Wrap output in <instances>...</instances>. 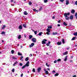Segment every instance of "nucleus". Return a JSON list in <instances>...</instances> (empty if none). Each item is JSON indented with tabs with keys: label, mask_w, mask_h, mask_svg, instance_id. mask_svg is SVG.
<instances>
[{
	"label": "nucleus",
	"mask_w": 77,
	"mask_h": 77,
	"mask_svg": "<svg viewBox=\"0 0 77 77\" xmlns=\"http://www.w3.org/2000/svg\"><path fill=\"white\" fill-rule=\"evenodd\" d=\"M11 2H14V0H11Z\"/></svg>",
	"instance_id": "obj_55"
},
{
	"label": "nucleus",
	"mask_w": 77,
	"mask_h": 77,
	"mask_svg": "<svg viewBox=\"0 0 77 77\" xmlns=\"http://www.w3.org/2000/svg\"><path fill=\"white\" fill-rule=\"evenodd\" d=\"M47 69L48 70V71H50V68H48Z\"/></svg>",
	"instance_id": "obj_51"
},
{
	"label": "nucleus",
	"mask_w": 77,
	"mask_h": 77,
	"mask_svg": "<svg viewBox=\"0 0 77 77\" xmlns=\"http://www.w3.org/2000/svg\"><path fill=\"white\" fill-rule=\"evenodd\" d=\"M12 54H14V51L12 50L11 51Z\"/></svg>",
	"instance_id": "obj_37"
},
{
	"label": "nucleus",
	"mask_w": 77,
	"mask_h": 77,
	"mask_svg": "<svg viewBox=\"0 0 77 77\" xmlns=\"http://www.w3.org/2000/svg\"><path fill=\"white\" fill-rule=\"evenodd\" d=\"M32 72H35V68H33L32 70Z\"/></svg>",
	"instance_id": "obj_32"
},
{
	"label": "nucleus",
	"mask_w": 77,
	"mask_h": 77,
	"mask_svg": "<svg viewBox=\"0 0 77 77\" xmlns=\"http://www.w3.org/2000/svg\"><path fill=\"white\" fill-rule=\"evenodd\" d=\"M29 66V61H28L27 62L26 64V66Z\"/></svg>",
	"instance_id": "obj_6"
},
{
	"label": "nucleus",
	"mask_w": 77,
	"mask_h": 77,
	"mask_svg": "<svg viewBox=\"0 0 77 77\" xmlns=\"http://www.w3.org/2000/svg\"><path fill=\"white\" fill-rule=\"evenodd\" d=\"M3 27L2 28V29H5V27H6V26H5V25H3Z\"/></svg>",
	"instance_id": "obj_36"
},
{
	"label": "nucleus",
	"mask_w": 77,
	"mask_h": 77,
	"mask_svg": "<svg viewBox=\"0 0 77 77\" xmlns=\"http://www.w3.org/2000/svg\"><path fill=\"white\" fill-rule=\"evenodd\" d=\"M75 38H76V37H73L72 39V41H73L74 40H75Z\"/></svg>",
	"instance_id": "obj_18"
},
{
	"label": "nucleus",
	"mask_w": 77,
	"mask_h": 77,
	"mask_svg": "<svg viewBox=\"0 0 77 77\" xmlns=\"http://www.w3.org/2000/svg\"><path fill=\"white\" fill-rule=\"evenodd\" d=\"M60 1L61 2H64V0H60Z\"/></svg>",
	"instance_id": "obj_48"
},
{
	"label": "nucleus",
	"mask_w": 77,
	"mask_h": 77,
	"mask_svg": "<svg viewBox=\"0 0 77 77\" xmlns=\"http://www.w3.org/2000/svg\"><path fill=\"white\" fill-rule=\"evenodd\" d=\"M41 67H39L37 69V72H41Z\"/></svg>",
	"instance_id": "obj_5"
},
{
	"label": "nucleus",
	"mask_w": 77,
	"mask_h": 77,
	"mask_svg": "<svg viewBox=\"0 0 77 77\" xmlns=\"http://www.w3.org/2000/svg\"><path fill=\"white\" fill-rule=\"evenodd\" d=\"M55 71L54 70H53L52 72H53V73H54V72H55Z\"/></svg>",
	"instance_id": "obj_56"
},
{
	"label": "nucleus",
	"mask_w": 77,
	"mask_h": 77,
	"mask_svg": "<svg viewBox=\"0 0 77 77\" xmlns=\"http://www.w3.org/2000/svg\"><path fill=\"white\" fill-rule=\"evenodd\" d=\"M42 33H43L42 32H39L38 34V35H39V36H41V35L42 34Z\"/></svg>",
	"instance_id": "obj_21"
},
{
	"label": "nucleus",
	"mask_w": 77,
	"mask_h": 77,
	"mask_svg": "<svg viewBox=\"0 0 77 77\" xmlns=\"http://www.w3.org/2000/svg\"><path fill=\"white\" fill-rule=\"evenodd\" d=\"M57 26L58 27H60V24H58Z\"/></svg>",
	"instance_id": "obj_52"
},
{
	"label": "nucleus",
	"mask_w": 77,
	"mask_h": 77,
	"mask_svg": "<svg viewBox=\"0 0 77 77\" xmlns=\"http://www.w3.org/2000/svg\"><path fill=\"white\" fill-rule=\"evenodd\" d=\"M71 13L72 14H74L75 13V10L74 9H72L71 11Z\"/></svg>",
	"instance_id": "obj_11"
},
{
	"label": "nucleus",
	"mask_w": 77,
	"mask_h": 77,
	"mask_svg": "<svg viewBox=\"0 0 77 77\" xmlns=\"http://www.w3.org/2000/svg\"><path fill=\"white\" fill-rule=\"evenodd\" d=\"M64 61H66L67 60V56H66L64 59Z\"/></svg>",
	"instance_id": "obj_20"
},
{
	"label": "nucleus",
	"mask_w": 77,
	"mask_h": 77,
	"mask_svg": "<svg viewBox=\"0 0 77 77\" xmlns=\"http://www.w3.org/2000/svg\"><path fill=\"white\" fill-rule=\"evenodd\" d=\"M18 63V62L16 61L15 62V63H14L13 65V66H15V65H16V64H17V63Z\"/></svg>",
	"instance_id": "obj_13"
},
{
	"label": "nucleus",
	"mask_w": 77,
	"mask_h": 77,
	"mask_svg": "<svg viewBox=\"0 0 77 77\" xmlns=\"http://www.w3.org/2000/svg\"><path fill=\"white\" fill-rule=\"evenodd\" d=\"M12 72H14L15 71V69H13L12 70Z\"/></svg>",
	"instance_id": "obj_43"
},
{
	"label": "nucleus",
	"mask_w": 77,
	"mask_h": 77,
	"mask_svg": "<svg viewBox=\"0 0 77 77\" xmlns=\"http://www.w3.org/2000/svg\"><path fill=\"white\" fill-rule=\"evenodd\" d=\"M29 5H32V3L30 2H29Z\"/></svg>",
	"instance_id": "obj_46"
},
{
	"label": "nucleus",
	"mask_w": 77,
	"mask_h": 77,
	"mask_svg": "<svg viewBox=\"0 0 77 77\" xmlns=\"http://www.w3.org/2000/svg\"><path fill=\"white\" fill-rule=\"evenodd\" d=\"M31 57H32V54H30L29 55Z\"/></svg>",
	"instance_id": "obj_60"
},
{
	"label": "nucleus",
	"mask_w": 77,
	"mask_h": 77,
	"mask_svg": "<svg viewBox=\"0 0 77 77\" xmlns=\"http://www.w3.org/2000/svg\"><path fill=\"white\" fill-rule=\"evenodd\" d=\"M60 22H61V21H60V20H59V21L58 22V23H60Z\"/></svg>",
	"instance_id": "obj_54"
},
{
	"label": "nucleus",
	"mask_w": 77,
	"mask_h": 77,
	"mask_svg": "<svg viewBox=\"0 0 77 77\" xmlns=\"http://www.w3.org/2000/svg\"><path fill=\"white\" fill-rule=\"evenodd\" d=\"M35 12H38V11L37 10H36L35 11Z\"/></svg>",
	"instance_id": "obj_61"
},
{
	"label": "nucleus",
	"mask_w": 77,
	"mask_h": 77,
	"mask_svg": "<svg viewBox=\"0 0 77 77\" xmlns=\"http://www.w3.org/2000/svg\"><path fill=\"white\" fill-rule=\"evenodd\" d=\"M46 65L47 66H48V67H49V65H48V63H46Z\"/></svg>",
	"instance_id": "obj_40"
},
{
	"label": "nucleus",
	"mask_w": 77,
	"mask_h": 77,
	"mask_svg": "<svg viewBox=\"0 0 77 77\" xmlns=\"http://www.w3.org/2000/svg\"><path fill=\"white\" fill-rule=\"evenodd\" d=\"M72 77H76V76H75V75H74Z\"/></svg>",
	"instance_id": "obj_64"
},
{
	"label": "nucleus",
	"mask_w": 77,
	"mask_h": 77,
	"mask_svg": "<svg viewBox=\"0 0 77 77\" xmlns=\"http://www.w3.org/2000/svg\"><path fill=\"white\" fill-rule=\"evenodd\" d=\"M55 18V16H53L52 17V19H54Z\"/></svg>",
	"instance_id": "obj_53"
},
{
	"label": "nucleus",
	"mask_w": 77,
	"mask_h": 77,
	"mask_svg": "<svg viewBox=\"0 0 77 77\" xmlns=\"http://www.w3.org/2000/svg\"><path fill=\"white\" fill-rule=\"evenodd\" d=\"M46 45L47 46H50V45L48 43L46 44Z\"/></svg>",
	"instance_id": "obj_49"
},
{
	"label": "nucleus",
	"mask_w": 77,
	"mask_h": 77,
	"mask_svg": "<svg viewBox=\"0 0 77 77\" xmlns=\"http://www.w3.org/2000/svg\"><path fill=\"white\" fill-rule=\"evenodd\" d=\"M45 41H47L46 39H43V41H42V44H46V42Z\"/></svg>",
	"instance_id": "obj_3"
},
{
	"label": "nucleus",
	"mask_w": 77,
	"mask_h": 77,
	"mask_svg": "<svg viewBox=\"0 0 77 77\" xmlns=\"http://www.w3.org/2000/svg\"><path fill=\"white\" fill-rule=\"evenodd\" d=\"M63 44H65V40L64 39H63L62 40Z\"/></svg>",
	"instance_id": "obj_26"
},
{
	"label": "nucleus",
	"mask_w": 77,
	"mask_h": 77,
	"mask_svg": "<svg viewBox=\"0 0 77 77\" xmlns=\"http://www.w3.org/2000/svg\"><path fill=\"white\" fill-rule=\"evenodd\" d=\"M69 0H67L66 1V5H68V4H69Z\"/></svg>",
	"instance_id": "obj_9"
},
{
	"label": "nucleus",
	"mask_w": 77,
	"mask_h": 77,
	"mask_svg": "<svg viewBox=\"0 0 77 77\" xmlns=\"http://www.w3.org/2000/svg\"><path fill=\"white\" fill-rule=\"evenodd\" d=\"M45 74L47 75L48 74H49V72H48V71L46 70V71H45Z\"/></svg>",
	"instance_id": "obj_15"
},
{
	"label": "nucleus",
	"mask_w": 77,
	"mask_h": 77,
	"mask_svg": "<svg viewBox=\"0 0 77 77\" xmlns=\"http://www.w3.org/2000/svg\"><path fill=\"white\" fill-rule=\"evenodd\" d=\"M35 45V44L33 43H32L31 44L29 45V47L31 48L33 47V45Z\"/></svg>",
	"instance_id": "obj_7"
},
{
	"label": "nucleus",
	"mask_w": 77,
	"mask_h": 77,
	"mask_svg": "<svg viewBox=\"0 0 77 77\" xmlns=\"http://www.w3.org/2000/svg\"><path fill=\"white\" fill-rule=\"evenodd\" d=\"M23 56H21L20 57V59H23Z\"/></svg>",
	"instance_id": "obj_58"
},
{
	"label": "nucleus",
	"mask_w": 77,
	"mask_h": 77,
	"mask_svg": "<svg viewBox=\"0 0 77 77\" xmlns=\"http://www.w3.org/2000/svg\"><path fill=\"white\" fill-rule=\"evenodd\" d=\"M69 15H70V13H67L64 14V16H65V17L66 19L67 20H69V17H68V16H69Z\"/></svg>",
	"instance_id": "obj_1"
},
{
	"label": "nucleus",
	"mask_w": 77,
	"mask_h": 77,
	"mask_svg": "<svg viewBox=\"0 0 77 77\" xmlns=\"http://www.w3.org/2000/svg\"><path fill=\"white\" fill-rule=\"evenodd\" d=\"M44 71H46V69H44Z\"/></svg>",
	"instance_id": "obj_57"
},
{
	"label": "nucleus",
	"mask_w": 77,
	"mask_h": 77,
	"mask_svg": "<svg viewBox=\"0 0 77 77\" xmlns=\"http://www.w3.org/2000/svg\"><path fill=\"white\" fill-rule=\"evenodd\" d=\"M19 29H22V26L21 25H20L19 28H18Z\"/></svg>",
	"instance_id": "obj_14"
},
{
	"label": "nucleus",
	"mask_w": 77,
	"mask_h": 77,
	"mask_svg": "<svg viewBox=\"0 0 77 77\" xmlns=\"http://www.w3.org/2000/svg\"><path fill=\"white\" fill-rule=\"evenodd\" d=\"M29 39H32V38H33V36H32V35H29Z\"/></svg>",
	"instance_id": "obj_12"
},
{
	"label": "nucleus",
	"mask_w": 77,
	"mask_h": 77,
	"mask_svg": "<svg viewBox=\"0 0 77 77\" xmlns=\"http://www.w3.org/2000/svg\"><path fill=\"white\" fill-rule=\"evenodd\" d=\"M73 35L75 36H77V32H75L73 33Z\"/></svg>",
	"instance_id": "obj_30"
},
{
	"label": "nucleus",
	"mask_w": 77,
	"mask_h": 77,
	"mask_svg": "<svg viewBox=\"0 0 77 77\" xmlns=\"http://www.w3.org/2000/svg\"><path fill=\"white\" fill-rule=\"evenodd\" d=\"M27 14H28V13H27V12H26V11L24 12V15H27Z\"/></svg>",
	"instance_id": "obj_28"
},
{
	"label": "nucleus",
	"mask_w": 77,
	"mask_h": 77,
	"mask_svg": "<svg viewBox=\"0 0 77 77\" xmlns=\"http://www.w3.org/2000/svg\"><path fill=\"white\" fill-rule=\"evenodd\" d=\"M61 60L60 59H58L57 60V61H58V62H60V61H61Z\"/></svg>",
	"instance_id": "obj_42"
},
{
	"label": "nucleus",
	"mask_w": 77,
	"mask_h": 77,
	"mask_svg": "<svg viewBox=\"0 0 77 77\" xmlns=\"http://www.w3.org/2000/svg\"><path fill=\"white\" fill-rule=\"evenodd\" d=\"M53 34L54 35H57V32H53Z\"/></svg>",
	"instance_id": "obj_22"
},
{
	"label": "nucleus",
	"mask_w": 77,
	"mask_h": 77,
	"mask_svg": "<svg viewBox=\"0 0 77 77\" xmlns=\"http://www.w3.org/2000/svg\"><path fill=\"white\" fill-rule=\"evenodd\" d=\"M47 31H48L46 32V34L48 35H50V30L49 29H47L46 30Z\"/></svg>",
	"instance_id": "obj_2"
},
{
	"label": "nucleus",
	"mask_w": 77,
	"mask_h": 77,
	"mask_svg": "<svg viewBox=\"0 0 77 77\" xmlns=\"http://www.w3.org/2000/svg\"><path fill=\"white\" fill-rule=\"evenodd\" d=\"M42 7H40V8L39 9V11H41V10H42Z\"/></svg>",
	"instance_id": "obj_35"
},
{
	"label": "nucleus",
	"mask_w": 77,
	"mask_h": 77,
	"mask_svg": "<svg viewBox=\"0 0 77 77\" xmlns=\"http://www.w3.org/2000/svg\"><path fill=\"white\" fill-rule=\"evenodd\" d=\"M61 44H62V42H58L57 43V45H61Z\"/></svg>",
	"instance_id": "obj_8"
},
{
	"label": "nucleus",
	"mask_w": 77,
	"mask_h": 77,
	"mask_svg": "<svg viewBox=\"0 0 77 77\" xmlns=\"http://www.w3.org/2000/svg\"><path fill=\"white\" fill-rule=\"evenodd\" d=\"M20 76H21V77H23V74L22 73L21 74V75H20Z\"/></svg>",
	"instance_id": "obj_50"
},
{
	"label": "nucleus",
	"mask_w": 77,
	"mask_h": 77,
	"mask_svg": "<svg viewBox=\"0 0 77 77\" xmlns=\"http://www.w3.org/2000/svg\"><path fill=\"white\" fill-rule=\"evenodd\" d=\"M21 36L20 35H19L18 36V38L19 39H21Z\"/></svg>",
	"instance_id": "obj_29"
},
{
	"label": "nucleus",
	"mask_w": 77,
	"mask_h": 77,
	"mask_svg": "<svg viewBox=\"0 0 77 77\" xmlns=\"http://www.w3.org/2000/svg\"><path fill=\"white\" fill-rule=\"evenodd\" d=\"M23 26L24 27H25V28H26V24H23Z\"/></svg>",
	"instance_id": "obj_27"
},
{
	"label": "nucleus",
	"mask_w": 77,
	"mask_h": 77,
	"mask_svg": "<svg viewBox=\"0 0 77 77\" xmlns=\"http://www.w3.org/2000/svg\"><path fill=\"white\" fill-rule=\"evenodd\" d=\"M70 19L71 20H72V19H73V15H71V16H70Z\"/></svg>",
	"instance_id": "obj_10"
},
{
	"label": "nucleus",
	"mask_w": 77,
	"mask_h": 77,
	"mask_svg": "<svg viewBox=\"0 0 77 77\" xmlns=\"http://www.w3.org/2000/svg\"><path fill=\"white\" fill-rule=\"evenodd\" d=\"M12 58H13V59H15L16 60H17V58L15 57L14 56Z\"/></svg>",
	"instance_id": "obj_31"
},
{
	"label": "nucleus",
	"mask_w": 77,
	"mask_h": 77,
	"mask_svg": "<svg viewBox=\"0 0 77 77\" xmlns=\"http://www.w3.org/2000/svg\"><path fill=\"white\" fill-rule=\"evenodd\" d=\"M52 27V26H48V29H51Z\"/></svg>",
	"instance_id": "obj_34"
},
{
	"label": "nucleus",
	"mask_w": 77,
	"mask_h": 77,
	"mask_svg": "<svg viewBox=\"0 0 77 77\" xmlns=\"http://www.w3.org/2000/svg\"><path fill=\"white\" fill-rule=\"evenodd\" d=\"M18 54L19 56H22V54L20 53V52H18Z\"/></svg>",
	"instance_id": "obj_19"
},
{
	"label": "nucleus",
	"mask_w": 77,
	"mask_h": 77,
	"mask_svg": "<svg viewBox=\"0 0 77 77\" xmlns=\"http://www.w3.org/2000/svg\"><path fill=\"white\" fill-rule=\"evenodd\" d=\"M48 2V0H44V3H47Z\"/></svg>",
	"instance_id": "obj_38"
},
{
	"label": "nucleus",
	"mask_w": 77,
	"mask_h": 77,
	"mask_svg": "<svg viewBox=\"0 0 77 77\" xmlns=\"http://www.w3.org/2000/svg\"><path fill=\"white\" fill-rule=\"evenodd\" d=\"M1 34L2 35H3V34L5 35V32H4V31L2 32L1 33Z\"/></svg>",
	"instance_id": "obj_33"
},
{
	"label": "nucleus",
	"mask_w": 77,
	"mask_h": 77,
	"mask_svg": "<svg viewBox=\"0 0 77 77\" xmlns=\"http://www.w3.org/2000/svg\"><path fill=\"white\" fill-rule=\"evenodd\" d=\"M36 9H33V10L34 11H36Z\"/></svg>",
	"instance_id": "obj_59"
},
{
	"label": "nucleus",
	"mask_w": 77,
	"mask_h": 77,
	"mask_svg": "<svg viewBox=\"0 0 77 77\" xmlns=\"http://www.w3.org/2000/svg\"><path fill=\"white\" fill-rule=\"evenodd\" d=\"M29 60V57H27L25 59V61H28V60Z\"/></svg>",
	"instance_id": "obj_23"
},
{
	"label": "nucleus",
	"mask_w": 77,
	"mask_h": 77,
	"mask_svg": "<svg viewBox=\"0 0 77 77\" xmlns=\"http://www.w3.org/2000/svg\"><path fill=\"white\" fill-rule=\"evenodd\" d=\"M68 54V51H66L65 53H63L64 55H66Z\"/></svg>",
	"instance_id": "obj_16"
},
{
	"label": "nucleus",
	"mask_w": 77,
	"mask_h": 77,
	"mask_svg": "<svg viewBox=\"0 0 77 77\" xmlns=\"http://www.w3.org/2000/svg\"><path fill=\"white\" fill-rule=\"evenodd\" d=\"M75 5H77V1H76L75 2Z\"/></svg>",
	"instance_id": "obj_44"
},
{
	"label": "nucleus",
	"mask_w": 77,
	"mask_h": 77,
	"mask_svg": "<svg viewBox=\"0 0 77 77\" xmlns=\"http://www.w3.org/2000/svg\"><path fill=\"white\" fill-rule=\"evenodd\" d=\"M63 24H64V25L65 26H67V24H66L65 22H64L63 23Z\"/></svg>",
	"instance_id": "obj_17"
},
{
	"label": "nucleus",
	"mask_w": 77,
	"mask_h": 77,
	"mask_svg": "<svg viewBox=\"0 0 77 77\" xmlns=\"http://www.w3.org/2000/svg\"><path fill=\"white\" fill-rule=\"evenodd\" d=\"M72 60H71L70 61V62H72Z\"/></svg>",
	"instance_id": "obj_63"
},
{
	"label": "nucleus",
	"mask_w": 77,
	"mask_h": 77,
	"mask_svg": "<svg viewBox=\"0 0 77 77\" xmlns=\"http://www.w3.org/2000/svg\"><path fill=\"white\" fill-rule=\"evenodd\" d=\"M19 65L20 66H23V64L22 63H20Z\"/></svg>",
	"instance_id": "obj_45"
},
{
	"label": "nucleus",
	"mask_w": 77,
	"mask_h": 77,
	"mask_svg": "<svg viewBox=\"0 0 77 77\" xmlns=\"http://www.w3.org/2000/svg\"><path fill=\"white\" fill-rule=\"evenodd\" d=\"M57 62V60H55L54 62V63H56Z\"/></svg>",
	"instance_id": "obj_47"
},
{
	"label": "nucleus",
	"mask_w": 77,
	"mask_h": 77,
	"mask_svg": "<svg viewBox=\"0 0 77 77\" xmlns=\"http://www.w3.org/2000/svg\"><path fill=\"white\" fill-rule=\"evenodd\" d=\"M20 60H21V61H23V59H20Z\"/></svg>",
	"instance_id": "obj_62"
},
{
	"label": "nucleus",
	"mask_w": 77,
	"mask_h": 77,
	"mask_svg": "<svg viewBox=\"0 0 77 77\" xmlns=\"http://www.w3.org/2000/svg\"><path fill=\"white\" fill-rule=\"evenodd\" d=\"M75 17L77 19V13H75Z\"/></svg>",
	"instance_id": "obj_25"
},
{
	"label": "nucleus",
	"mask_w": 77,
	"mask_h": 77,
	"mask_svg": "<svg viewBox=\"0 0 77 77\" xmlns=\"http://www.w3.org/2000/svg\"><path fill=\"white\" fill-rule=\"evenodd\" d=\"M25 67H26V66L24 65V66H23L22 67V69H23V68H25Z\"/></svg>",
	"instance_id": "obj_41"
},
{
	"label": "nucleus",
	"mask_w": 77,
	"mask_h": 77,
	"mask_svg": "<svg viewBox=\"0 0 77 77\" xmlns=\"http://www.w3.org/2000/svg\"><path fill=\"white\" fill-rule=\"evenodd\" d=\"M34 33L35 35H36V34H37V31H35V32H34Z\"/></svg>",
	"instance_id": "obj_39"
},
{
	"label": "nucleus",
	"mask_w": 77,
	"mask_h": 77,
	"mask_svg": "<svg viewBox=\"0 0 77 77\" xmlns=\"http://www.w3.org/2000/svg\"><path fill=\"white\" fill-rule=\"evenodd\" d=\"M59 75V73H57L56 74L54 75V76H58Z\"/></svg>",
	"instance_id": "obj_24"
},
{
	"label": "nucleus",
	"mask_w": 77,
	"mask_h": 77,
	"mask_svg": "<svg viewBox=\"0 0 77 77\" xmlns=\"http://www.w3.org/2000/svg\"><path fill=\"white\" fill-rule=\"evenodd\" d=\"M32 41L33 42H36V39L35 38H32Z\"/></svg>",
	"instance_id": "obj_4"
}]
</instances>
